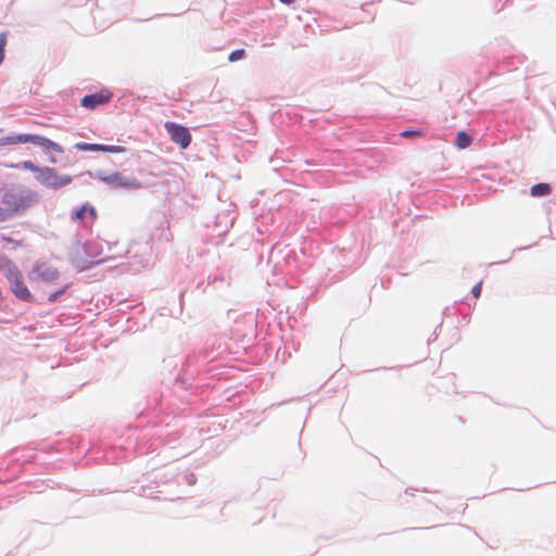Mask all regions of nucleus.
<instances>
[{
	"label": "nucleus",
	"instance_id": "17",
	"mask_svg": "<svg viewBox=\"0 0 556 556\" xmlns=\"http://www.w3.org/2000/svg\"><path fill=\"white\" fill-rule=\"evenodd\" d=\"M245 56V51L243 49H238V50H235L232 51L229 56H228V60L229 62H236L238 60H241Z\"/></svg>",
	"mask_w": 556,
	"mask_h": 556
},
{
	"label": "nucleus",
	"instance_id": "8",
	"mask_svg": "<svg viewBox=\"0 0 556 556\" xmlns=\"http://www.w3.org/2000/svg\"><path fill=\"white\" fill-rule=\"evenodd\" d=\"M26 142L37 144L43 148L45 150H53L58 153H63V148L60 144L43 136L24 134V143Z\"/></svg>",
	"mask_w": 556,
	"mask_h": 556
},
{
	"label": "nucleus",
	"instance_id": "14",
	"mask_svg": "<svg viewBox=\"0 0 556 556\" xmlns=\"http://www.w3.org/2000/svg\"><path fill=\"white\" fill-rule=\"evenodd\" d=\"M24 143V134L16 136H7L0 138V146L18 144Z\"/></svg>",
	"mask_w": 556,
	"mask_h": 556
},
{
	"label": "nucleus",
	"instance_id": "16",
	"mask_svg": "<svg viewBox=\"0 0 556 556\" xmlns=\"http://www.w3.org/2000/svg\"><path fill=\"white\" fill-rule=\"evenodd\" d=\"M7 41H8L7 33H4V31L0 33V64L4 60Z\"/></svg>",
	"mask_w": 556,
	"mask_h": 556
},
{
	"label": "nucleus",
	"instance_id": "21",
	"mask_svg": "<svg viewBox=\"0 0 556 556\" xmlns=\"http://www.w3.org/2000/svg\"><path fill=\"white\" fill-rule=\"evenodd\" d=\"M9 216L7 211L0 207V223L7 220Z\"/></svg>",
	"mask_w": 556,
	"mask_h": 556
},
{
	"label": "nucleus",
	"instance_id": "15",
	"mask_svg": "<svg viewBox=\"0 0 556 556\" xmlns=\"http://www.w3.org/2000/svg\"><path fill=\"white\" fill-rule=\"evenodd\" d=\"M22 167L24 169H27V170L34 173L35 177L39 176L41 170H42V167H39V166L35 165L31 161H24L22 163Z\"/></svg>",
	"mask_w": 556,
	"mask_h": 556
},
{
	"label": "nucleus",
	"instance_id": "3",
	"mask_svg": "<svg viewBox=\"0 0 556 556\" xmlns=\"http://www.w3.org/2000/svg\"><path fill=\"white\" fill-rule=\"evenodd\" d=\"M164 127L173 142L178 144L181 149H187L191 142V135L187 127L176 124L174 122H166Z\"/></svg>",
	"mask_w": 556,
	"mask_h": 556
},
{
	"label": "nucleus",
	"instance_id": "11",
	"mask_svg": "<svg viewBox=\"0 0 556 556\" xmlns=\"http://www.w3.org/2000/svg\"><path fill=\"white\" fill-rule=\"evenodd\" d=\"M89 214L91 219L93 220L97 216L96 208L93 206L83 205L75 212V218L77 220H83L86 214Z\"/></svg>",
	"mask_w": 556,
	"mask_h": 556
},
{
	"label": "nucleus",
	"instance_id": "23",
	"mask_svg": "<svg viewBox=\"0 0 556 556\" xmlns=\"http://www.w3.org/2000/svg\"><path fill=\"white\" fill-rule=\"evenodd\" d=\"M9 167H11V168H15V167H17V165H13V164H12V165H9Z\"/></svg>",
	"mask_w": 556,
	"mask_h": 556
},
{
	"label": "nucleus",
	"instance_id": "24",
	"mask_svg": "<svg viewBox=\"0 0 556 556\" xmlns=\"http://www.w3.org/2000/svg\"><path fill=\"white\" fill-rule=\"evenodd\" d=\"M50 162H51V163H55V159H54V157H52V159L50 160Z\"/></svg>",
	"mask_w": 556,
	"mask_h": 556
},
{
	"label": "nucleus",
	"instance_id": "9",
	"mask_svg": "<svg viewBox=\"0 0 556 556\" xmlns=\"http://www.w3.org/2000/svg\"><path fill=\"white\" fill-rule=\"evenodd\" d=\"M0 271L5 276L7 279L14 276L20 271L14 262L7 255H0Z\"/></svg>",
	"mask_w": 556,
	"mask_h": 556
},
{
	"label": "nucleus",
	"instance_id": "19",
	"mask_svg": "<svg viewBox=\"0 0 556 556\" xmlns=\"http://www.w3.org/2000/svg\"><path fill=\"white\" fill-rule=\"evenodd\" d=\"M66 289H67V286H65L64 288H62L58 292H54V293L50 294L49 298H48L49 302H51V303L55 302L59 299L60 295L65 293Z\"/></svg>",
	"mask_w": 556,
	"mask_h": 556
},
{
	"label": "nucleus",
	"instance_id": "18",
	"mask_svg": "<svg viewBox=\"0 0 556 556\" xmlns=\"http://www.w3.org/2000/svg\"><path fill=\"white\" fill-rule=\"evenodd\" d=\"M0 240H1V242L5 243V244H11L14 249L22 245V241L14 240L10 237L2 236L0 238Z\"/></svg>",
	"mask_w": 556,
	"mask_h": 556
},
{
	"label": "nucleus",
	"instance_id": "2",
	"mask_svg": "<svg viewBox=\"0 0 556 556\" xmlns=\"http://www.w3.org/2000/svg\"><path fill=\"white\" fill-rule=\"evenodd\" d=\"M38 182L51 189H60L70 185L73 180L71 175H59L53 167L45 166L39 176H36Z\"/></svg>",
	"mask_w": 556,
	"mask_h": 556
},
{
	"label": "nucleus",
	"instance_id": "4",
	"mask_svg": "<svg viewBox=\"0 0 556 556\" xmlns=\"http://www.w3.org/2000/svg\"><path fill=\"white\" fill-rule=\"evenodd\" d=\"M59 277L56 268L46 262H38L31 269L29 278L41 282H53Z\"/></svg>",
	"mask_w": 556,
	"mask_h": 556
},
{
	"label": "nucleus",
	"instance_id": "22",
	"mask_svg": "<svg viewBox=\"0 0 556 556\" xmlns=\"http://www.w3.org/2000/svg\"><path fill=\"white\" fill-rule=\"evenodd\" d=\"M280 2L285 3V4H291L294 2V0H279Z\"/></svg>",
	"mask_w": 556,
	"mask_h": 556
},
{
	"label": "nucleus",
	"instance_id": "10",
	"mask_svg": "<svg viewBox=\"0 0 556 556\" xmlns=\"http://www.w3.org/2000/svg\"><path fill=\"white\" fill-rule=\"evenodd\" d=\"M471 137L466 131H458L456 135L455 144L458 149H467L471 144Z\"/></svg>",
	"mask_w": 556,
	"mask_h": 556
},
{
	"label": "nucleus",
	"instance_id": "7",
	"mask_svg": "<svg viewBox=\"0 0 556 556\" xmlns=\"http://www.w3.org/2000/svg\"><path fill=\"white\" fill-rule=\"evenodd\" d=\"M75 148L79 151H92V152H108V153H123L126 149L122 146H108L98 143H86L78 142Z\"/></svg>",
	"mask_w": 556,
	"mask_h": 556
},
{
	"label": "nucleus",
	"instance_id": "12",
	"mask_svg": "<svg viewBox=\"0 0 556 556\" xmlns=\"http://www.w3.org/2000/svg\"><path fill=\"white\" fill-rule=\"evenodd\" d=\"M551 192V187L548 184H536L531 187L530 193L532 197H542L546 195Z\"/></svg>",
	"mask_w": 556,
	"mask_h": 556
},
{
	"label": "nucleus",
	"instance_id": "20",
	"mask_svg": "<svg viewBox=\"0 0 556 556\" xmlns=\"http://www.w3.org/2000/svg\"><path fill=\"white\" fill-rule=\"evenodd\" d=\"M482 290V281H479L477 285H475L471 289V292L476 299H478L481 294Z\"/></svg>",
	"mask_w": 556,
	"mask_h": 556
},
{
	"label": "nucleus",
	"instance_id": "6",
	"mask_svg": "<svg viewBox=\"0 0 556 556\" xmlns=\"http://www.w3.org/2000/svg\"><path fill=\"white\" fill-rule=\"evenodd\" d=\"M112 98V93L110 91H100L92 94L85 96L80 103L81 106L88 110H94L100 105L108 103Z\"/></svg>",
	"mask_w": 556,
	"mask_h": 556
},
{
	"label": "nucleus",
	"instance_id": "5",
	"mask_svg": "<svg viewBox=\"0 0 556 556\" xmlns=\"http://www.w3.org/2000/svg\"><path fill=\"white\" fill-rule=\"evenodd\" d=\"M10 283L11 292L18 299L25 302H30L33 300V294L27 288L22 271L20 270L14 276L8 279Z\"/></svg>",
	"mask_w": 556,
	"mask_h": 556
},
{
	"label": "nucleus",
	"instance_id": "1",
	"mask_svg": "<svg viewBox=\"0 0 556 556\" xmlns=\"http://www.w3.org/2000/svg\"><path fill=\"white\" fill-rule=\"evenodd\" d=\"M97 177L109 186L122 189H140L142 184L136 177H125L118 172H98Z\"/></svg>",
	"mask_w": 556,
	"mask_h": 556
},
{
	"label": "nucleus",
	"instance_id": "13",
	"mask_svg": "<svg viewBox=\"0 0 556 556\" xmlns=\"http://www.w3.org/2000/svg\"><path fill=\"white\" fill-rule=\"evenodd\" d=\"M425 135L426 131L420 128L405 129L401 132V136L407 139L422 138Z\"/></svg>",
	"mask_w": 556,
	"mask_h": 556
}]
</instances>
